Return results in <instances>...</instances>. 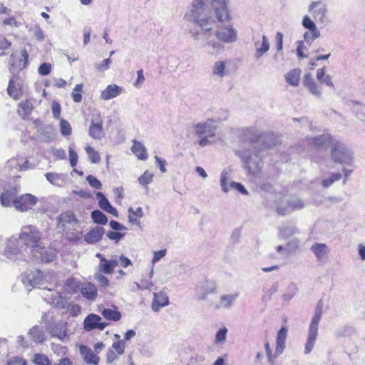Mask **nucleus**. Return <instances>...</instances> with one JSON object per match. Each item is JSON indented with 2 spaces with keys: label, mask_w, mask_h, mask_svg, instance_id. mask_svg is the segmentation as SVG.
<instances>
[{
  "label": "nucleus",
  "mask_w": 365,
  "mask_h": 365,
  "mask_svg": "<svg viewBox=\"0 0 365 365\" xmlns=\"http://www.w3.org/2000/svg\"><path fill=\"white\" fill-rule=\"evenodd\" d=\"M41 234L36 227L24 226L18 237L12 236L6 240L4 255L17 264L26 262L27 255L41 244Z\"/></svg>",
  "instance_id": "1"
},
{
  "label": "nucleus",
  "mask_w": 365,
  "mask_h": 365,
  "mask_svg": "<svg viewBox=\"0 0 365 365\" xmlns=\"http://www.w3.org/2000/svg\"><path fill=\"white\" fill-rule=\"evenodd\" d=\"M260 137L261 133L255 125L242 128L240 139L247 145L235 150V154L242 160L245 168L252 174L259 173L263 165L260 152L255 146Z\"/></svg>",
  "instance_id": "2"
},
{
  "label": "nucleus",
  "mask_w": 365,
  "mask_h": 365,
  "mask_svg": "<svg viewBox=\"0 0 365 365\" xmlns=\"http://www.w3.org/2000/svg\"><path fill=\"white\" fill-rule=\"evenodd\" d=\"M185 17L188 21H195L202 31H210L216 25L215 20L207 16L202 0H193L191 9Z\"/></svg>",
  "instance_id": "3"
},
{
  "label": "nucleus",
  "mask_w": 365,
  "mask_h": 365,
  "mask_svg": "<svg viewBox=\"0 0 365 365\" xmlns=\"http://www.w3.org/2000/svg\"><path fill=\"white\" fill-rule=\"evenodd\" d=\"M217 128V121L207 119L205 122H200L193 125V130L199 138V145L201 147L207 146L212 143V138L215 137Z\"/></svg>",
  "instance_id": "4"
},
{
  "label": "nucleus",
  "mask_w": 365,
  "mask_h": 365,
  "mask_svg": "<svg viewBox=\"0 0 365 365\" xmlns=\"http://www.w3.org/2000/svg\"><path fill=\"white\" fill-rule=\"evenodd\" d=\"M323 314V302L319 300L315 308L314 314L311 320L307 341L304 346V354H309L314 349L317 336L319 324Z\"/></svg>",
  "instance_id": "5"
},
{
  "label": "nucleus",
  "mask_w": 365,
  "mask_h": 365,
  "mask_svg": "<svg viewBox=\"0 0 365 365\" xmlns=\"http://www.w3.org/2000/svg\"><path fill=\"white\" fill-rule=\"evenodd\" d=\"M202 31L203 32L202 34L199 32L193 33L192 38L195 40L201 39L203 47L210 48L211 49L209 51L210 55H217L224 50V46L213 38L212 30L210 31Z\"/></svg>",
  "instance_id": "6"
},
{
  "label": "nucleus",
  "mask_w": 365,
  "mask_h": 365,
  "mask_svg": "<svg viewBox=\"0 0 365 365\" xmlns=\"http://www.w3.org/2000/svg\"><path fill=\"white\" fill-rule=\"evenodd\" d=\"M304 207L303 201L297 197L292 196L283 199L277 206V212L285 215L294 211L302 209Z\"/></svg>",
  "instance_id": "7"
},
{
  "label": "nucleus",
  "mask_w": 365,
  "mask_h": 365,
  "mask_svg": "<svg viewBox=\"0 0 365 365\" xmlns=\"http://www.w3.org/2000/svg\"><path fill=\"white\" fill-rule=\"evenodd\" d=\"M30 255L37 262L48 263L55 259L56 251L51 247L42 246L41 243Z\"/></svg>",
  "instance_id": "8"
},
{
  "label": "nucleus",
  "mask_w": 365,
  "mask_h": 365,
  "mask_svg": "<svg viewBox=\"0 0 365 365\" xmlns=\"http://www.w3.org/2000/svg\"><path fill=\"white\" fill-rule=\"evenodd\" d=\"M309 11L317 22L324 24L327 21V6L322 1H312Z\"/></svg>",
  "instance_id": "9"
},
{
  "label": "nucleus",
  "mask_w": 365,
  "mask_h": 365,
  "mask_svg": "<svg viewBox=\"0 0 365 365\" xmlns=\"http://www.w3.org/2000/svg\"><path fill=\"white\" fill-rule=\"evenodd\" d=\"M46 281V276H44L40 270H34L26 273L22 278V282L27 289L43 285Z\"/></svg>",
  "instance_id": "10"
},
{
  "label": "nucleus",
  "mask_w": 365,
  "mask_h": 365,
  "mask_svg": "<svg viewBox=\"0 0 365 365\" xmlns=\"http://www.w3.org/2000/svg\"><path fill=\"white\" fill-rule=\"evenodd\" d=\"M214 34L220 43H229L237 41V32L232 26L218 28Z\"/></svg>",
  "instance_id": "11"
},
{
  "label": "nucleus",
  "mask_w": 365,
  "mask_h": 365,
  "mask_svg": "<svg viewBox=\"0 0 365 365\" xmlns=\"http://www.w3.org/2000/svg\"><path fill=\"white\" fill-rule=\"evenodd\" d=\"M227 3L228 0L212 1V7L215 11L218 21L220 22H226L230 20Z\"/></svg>",
  "instance_id": "12"
},
{
  "label": "nucleus",
  "mask_w": 365,
  "mask_h": 365,
  "mask_svg": "<svg viewBox=\"0 0 365 365\" xmlns=\"http://www.w3.org/2000/svg\"><path fill=\"white\" fill-rule=\"evenodd\" d=\"M37 202V197L31 194L22 195L14 200V207L19 211L26 212L31 209Z\"/></svg>",
  "instance_id": "13"
},
{
  "label": "nucleus",
  "mask_w": 365,
  "mask_h": 365,
  "mask_svg": "<svg viewBox=\"0 0 365 365\" xmlns=\"http://www.w3.org/2000/svg\"><path fill=\"white\" fill-rule=\"evenodd\" d=\"M17 188L11 185H5L0 195V203L3 207L14 206V200L17 198Z\"/></svg>",
  "instance_id": "14"
},
{
  "label": "nucleus",
  "mask_w": 365,
  "mask_h": 365,
  "mask_svg": "<svg viewBox=\"0 0 365 365\" xmlns=\"http://www.w3.org/2000/svg\"><path fill=\"white\" fill-rule=\"evenodd\" d=\"M89 135L93 139H101L103 133V120L100 113L92 115L88 130Z\"/></svg>",
  "instance_id": "15"
},
{
  "label": "nucleus",
  "mask_w": 365,
  "mask_h": 365,
  "mask_svg": "<svg viewBox=\"0 0 365 365\" xmlns=\"http://www.w3.org/2000/svg\"><path fill=\"white\" fill-rule=\"evenodd\" d=\"M101 317L99 315L96 314H90L84 319V329L88 331L95 329L102 331L108 324L106 322H101Z\"/></svg>",
  "instance_id": "16"
},
{
  "label": "nucleus",
  "mask_w": 365,
  "mask_h": 365,
  "mask_svg": "<svg viewBox=\"0 0 365 365\" xmlns=\"http://www.w3.org/2000/svg\"><path fill=\"white\" fill-rule=\"evenodd\" d=\"M29 54L25 49L21 50L20 56L16 53L11 55V71L14 72V69L22 70L28 63Z\"/></svg>",
  "instance_id": "17"
},
{
  "label": "nucleus",
  "mask_w": 365,
  "mask_h": 365,
  "mask_svg": "<svg viewBox=\"0 0 365 365\" xmlns=\"http://www.w3.org/2000/svg\"><path fill=\"white\" fill-rule=\"evenodd\" d=\"M217 287L214 282L205 281L199 284L196 287V295L200 300H205L207 296L216 292Z\"/></svg>",
  "instance_id": "18"
},
{
  "label": "nucleus",
  "mask_w": 365,
  "mask_h": 365,
  "mask_svg": "<svg viewBox=\"0 0 365 365\" xmlns=\"http://www.w3.org/2000/svg\"><path fill=\"white\" fill-rule=\"evenodd\" d=\"M78 222L76 217L71 213L65 212L60 215L58 217V226L63 230H70Z\"/></svg>",
  "instance_id": "19"
},
{
  "label": "nucleus",
  "mask_w": 365,
  "mask_h": 365,
  "mask_svg": "<svg viewBox=\"0 0 365 365\" xmlns=\"http://www.w3.org/2000/svg\"><path fill=\"white\" fill-rule=\"evenodd\" d=\"M288 330L285 327H282L277 333L276 339L275 356H279L285 349Z\"/></svg>",
  "instance_id": "20"
},
{
  "label": "nucleus",
  "mask_w": 365,
  "mask_h": 365,
  "mask_svg": "<svg viewBox=\"0 0 365 365\" xmlns=\"http://www.w3.org/2000/svg\"><path fill=\"white\" fill-rule=\"evenodd\" d=\"M96 198L98 200V205L101 209L115 217H118V213L117 210L111 205L108 200L102 192H98L96 193Z\"/></svg>",
  "instance_id": "21"
},
{
  "label": "nucleus",
  "mask_w": 365,
  "mask_h": 365,
  "mask_svg": "<svg viewBox=\"0 0 365 365\" xmlns=\"http://www.w3.org/2000/svg\"><path fill=\"white\" fill-rule=\"evenodd\" d=\"M123 88L116 85H108L103 91H101V98L104 101H108L114 98L121 94Z\"/></svg>",
  "instance_id": "22"
},
{
  "label": "nucleus",
  "mask_w": 365,
  "mask_h": 365,
  "mask_svg": "<svg viewBox=\"0 0 365 365\" xmlns=\"http://www.w3.org/2000/svg\"><path fill=\"white\" fill-rule=\"evenodd\" d=\"M227 63L225 61H217L212 67V74L217 78H223L228 75L229 70L227 67Z\"/></svg>",
  "instance_id": "23"
},
{
  "label": "nucleus",
  "mask_w": 365,
  "mask_h": 365,
  "mask_svg": "<svg viewBox=\"0 0 365 365\" xmlns=\"http://www.w3.org/2000/svg\"><path fill=\"white\" fill-rule=\"evenodd\" d=\"M153 296L154 297L151 307L154 312H159L160 308L164 307L169 304L168 297L165 293L160 292L154 293Z\"/></svg>",
  "instance_id": "24"
},
{
  "label": "nucleus",
  "mask_w": 365,
  "mask_h": 365,
  "mask_svg": "<svg viewBox=\"0 0 365 365\" xmlns=\"http://www.w3.org/2000/svg\"><path fill=\"white\" fill-rule=\"evenodd\" d=\"M331 155L336 163H342L350 158V155L345 148L341 146L334 147L331 149Z\"/></svg>",
  "instance_id": "25"
},
{
  "label": "nucleus",
  "mask_w": 365,
  "mask_h": 365,
  "mask_svg": "<svg viewBox=\"0 0 365 365\" xmlns=\"http://www.w3.org/2000/svg\"><path fill=\"white\" fill-rule=\"evenodd\" d=\"M255 48L256 50L255 56L257 59H259L269 50L270 44L268 38L263 35L262 42L259 41L255 42Z\"/></svg>",
  "instance_id": "26"
},
{
  "label": "nucleus",
  "mask_w": 365,
  "mask_h": 365,
  "mask_svg": "<svg viewBox=\"0 0 365 365\" xmlns=\"http://www.w3.org/2000/svg\"><path fill=\"white\" fill-rule=\"evenodd\" d=\"M80 351L84 361L89 364L97 365L99 363V357L93 351L84 345L80 346Z\"/></svg>",
  "instance_id": "27"
},
{
  "label": "nucleus",
  "mask_w": 365,
  "mask_h": 365,
  "mask_svg": "<svg viewBox=\"0 0 365 365\" xmlns=\"http://www.w3.org/2000/svg\"><path fill=\"white\" fill-rule=\"evenodd\" d=\"M238 297V293L222 295L220 298L219 302L215 306L216 309H219L222 308H230L233 305L235 301L237 299Z\"/></svg>",
  "instance_id": "28"
},
{
  "label": "nucleus",
  "mask_w": 365,
  "mask_h": 365,
  "mask_svg": "<svg viewBox=\"0 0 365 365\" xmlns=\"http://www.w3.org/2000/svg\"><path fill=\"white\" fill-rule=\"evenodd\" d=\"M81 294L88 300H95L98 295L96 286L91 283H84L80 288Z\"/></svg>",
  "instance_id": "29"
},
{
  "label": "nucleus",
  "mask_w": 365,
  "mask_h": 365,
  "mask_svg": "<svg viewBox=\"0 0 365 365\" xmlns=\"http://www.w3.org/2000/svg\"><path fill=\"white\" fill-rule=\"evenodd\" d=\"M104 234V229L101 227H96L84 236L85 241L88 244H93L99 241Z\"/></svg>",
  "instance_id": "30"
},
{
  "label": "nucleus",
  "mask_w": 365,
  "mask_h": 365,
  "mask_svg": "<svg viewBox=\"0 0 365 365\" xmlns=\"http://www.w3.org/2000/svg\"><path fill=\"white\" fill-rule=\"evenodd\" d=\"M299 233L297 228L294 225H282L279 227V237L287 239Z\"/></svg>",
  "instance_id": "31"
},
{
  "label": "nucleus",
  "mask_w": 365,
  "mask_h": 365,
  "mask_svg": "<svg viewBox=\"0 0 365 365\" xmlns=\"http://www.w3.org/2000/svg\"><path fill=\"white\" fill-rule=\"evenodd\" d=\"M319 261L324 259L329 252L328 247L323 243H314L310 248Z\"/></svg>",
  "instance_id": "32"
},
{
  "label": "nucleus",
  "mask_w": 365,
  "mask_h": 365,
  "mask_svg": "<svg viewBox=\"0 0 365 365\" xmlns=\"http://www.w3.org/2000/svg\"><path fill=\"white\" fill-rule=\"evenodd\" d=\"M131 150L140 160H145L148 158L145 147L143 144L136 141L135 140H133V146L131 148Z\"/></svg>",
  "instance_id": "33"
},
{
  "label": "nucleus",
  "mask_w": 365,
  "mask_h": 365,
  "mask_svg": "<svg viewBox=\"0 0 365 365\" xmlns=\"http://www.w3.org/2000/svg\"><path fill=\"white\" fill-rule=\"evenodd\" d=\"M300 74L301 70L299 68L292 69L285 75V80L289 85L295 87L298 86Z\"/></svg>",
  "instance_id": "34"
},
{
  "label": "nucleus",
  "mask_w": 365,
  "mask_h": 365,
  "mask_svg": "<svg viewBox=\"0 0 365 365\" xmlns=\"http://www.w3.org/2000/svg\"><path fill=\"white\" fill-rule=\"evenodd\" d=\"M7 92L9 96L13 98L14 100H17L21 96V88L19 83H17L14 78L10 79Z\"/></svg>",
  "instance_id": "35"
},
{
  "label": "nucleus",
  "mask_w": 365,
  "mask_h": 365,
  "mask_svg": "<svg viewBox=\"0 0 365 365\" xmlns=\"http://www.w3.org/2000/svg\"><path fill=\"white\" fill-rule=\"evenodd\" d=\"M302 25L304 28L312 31V38H319L320 36V31L317 29L314 22L308 16H304L302 19Z\"/></svg>",
  "instance_id": "36"
},
{
  "label": "nucleus",
  "mask_w": 365,
  "mask_h": 365,
  "mask_svg": "<svg viewBox=\"0 0 365 365\" xmlns=\"http://www.w3.org/2000/svg\"><path fill=\"white\" fill-rule=\"evenodd\" d=\"M232 170L231 169H225L221 172L220 174V186L222 190L225 193H227L229 191L228 182L231 178Z\"/></svg>",
  "instance_id": "37"
},
{
  "label": "nucleus",
  "mask_w": 365,
  "mask_h": 365,
  "mask_svg": "<svg viewBox=\"0 0 365 365\" xmlns=\"http://www.w3.org/2000/svg\"><path fill=\"white\" fill-rule=\"evenodd\" d=\"M29 334L36 343H43L46 339L44 331L37 326L32 327L29 330Z\"/></svg>",
  "instance_id": "38"
},
{
  "label": "nucleus",
  "mask_w": 365,
  "mask_h": 365,
  "mask_svg": "<svg viewBox=\"0 0 365 365\" xmlns=\"http://www.w3.org/2000/svg\"><path fill=\"white\" fill-rule=\"evenodd\" d=\"M33 108L32 103L28 101H25L19 104L17 112L19 115L24 119L31 114Z\"/></svg>",
  "instance_id": "39"
},
{
  "label": "nucleus",
  "mask_w": 365,
  "mask_h": 365,
  "mask_svg": "<svg viewBox=\"0 0 365 365\" xmlns=\"http://www.w3.org/2000/svg\"><path fill=\"white\" fill-rule=\"evenodd\" d=\"M47 180L56 186H61L64 182V175L61 173H47L45 174Z\"/></svg>",
  "instance_id": "40"
},
{
  "label": "nucleus",
  "mask_w": 365,
  "mask_h": 365,
  "mask_svg": "<svg viewBox=\"0 0 365 365\" xmlns=\"http://www.w3.org/2000/svg\"><path fill=\"white\" fill-rule=\"evenodd\" d=\"M51 334L53 337L63 340L66 336L65 325L61 323L55 324L51 329Z\"/></svg>",
  "instance_id": "41"
},
{
  "label": "nucleus",
  "mask_w": 365,
  "mask_h": 365,
  "mask_svg": "<svg viewBox=\"0 0 365 365\" xmlns=\"http://www.w3.org/2000/svg\"><path fill=\"white\" fill-rule=\"evenodd\" d=\"M101 262L103 264L100 265V268L106 274H111L113 272L114 268L118 265V261L117 259L107 260L105 258L101 259Z\"/></svg>",
  "instance_id": "42"
},
{
  "label": "nucleus",
  "mask_w": 365,
  "mask_h": 365,
  "mask_svg": "<svg viewBox=\"0 0 365 365\" xmlns=\"http://www.w3.org/2000/svg\"><path fill=\"white\" fill-rule=\"evenodd\" d=\"M101 314L108 320L118 321L121 317L120 312L111 309H103Z\"/></svg>",
  "instance_id": "43"
},
{
  "label": "nucleus",
  "mask_w": 365,
  "mask_h": 365,
  "mask_svg": "<svg viewBox=\"0 0 365 365\" xmlns=\"http://www.w3.org/2000/svg\"><path fill=\"white\" fill-rule=\"evenodd\" d=\"M91 218L96 224L105 225L108 222L107 217L98 210H93L91 212Z\"/></svg>",
  "instance_id": "44"
},
{
  "label": "nucleus",
  "mask_w": 365,
  "mask_h": 365,
  "mask_svg": "<svg viewBox=\"0 0 365 365\" xmlns=\"http://www.w3.org/2000/svg\"><path fill=\"white\" fill-rule=\"evenodd\" d=\"M153 177L154 175L153 173L146 170L141 176L139 177L138 182L143 187L148 190V185L153 181Z\"/></svg>",
  "instance_id": "45"
},
{
  "label": "nucleus",
  "mask_w": 365,
  "mask_h": 365,
  "mask_svg": "<svg viewBox=\"0 0 365 365\" xmlns=\"http://www.w3.org/2000/svg\"><path fill=\"white\" fill-rule=\"evenodd\" d=\"M86 153L92 163H99L101 162V157L99 153L91 146H87L85 148Z\"/></svg>",
  "instance_id": "46"
},
{
  "label": "nucleus",
  "mask_w": 365,
  "mask_h": 365,
  "mask_svg": "<svg viewBox=\"0 0 365 365\" xmlns=\"http://www.w3.org/2000/svg\"><path fill=\"white\" fill-rule=\"evenodd\" d=\"M33 362L36 365H51V362L48 357L43 354H36L34 356Z\"/></svg>",
  "instance_id": "47"
},
{
  "label": "nucleus",
  "mask_w": 365,
  "mask_h": 365,
  "mask_svg": "<svg viewBox=\"0 0 365 365\" xmlns=\"http://www.w3.org/2000/svg\"><path fill=\"white\" fill-rule=\"evenodd\" d=\"M330 140V136L327 134H323L313 138L312 140L316 147H320L326 145Z\"/></svg>",
  "instance_id": "48"
},
{
  "label": "nucleus",
  "mask_w": 365,
  "mask_h": 365,
  "mask_svg": "<svg viewBox=\"0 0 365 365\" xmlns=\"http://www.w3.org/2000/svg\"><path fill=\"white\" fill-rule=\"evenodd\" d=\"M60 130L63 136H68L71 134V126L70 123L64 120L61 119L60 121Z\"/></svg>",
  "instance_id": "49"
},
{
  "label": "nucleus",
  "mask_w": 365,
  "mask_h": 365,
  "mask_svg": "<svg viewBox=\"0 0 365 365\" xmlns=\"http://www.w3.org/2000/svg\"><path fill=\"white\" fill-rule=\"evenodd\" d=\"M341 175L339 173H333L329 178L323 180L322 185L328 187L331 186L334 182L341 179Z\"/></svg>",
  "instance_id": "50"
},
{
  "label": "nucleus",
  "mask_w": 365,
  "mask_h": 365,
  "mask_svg": "<svg viewBox=\"0 0 365 365\" xmlns=\"http://www.w3.org/2000/svg\"><path fill=\"white\" fill-rule=\"evenodd\" d=\"M83 89V84H76L75 88L73 90L72 92V98L73 99V101L76 103H79L82 100V95L79 93Z\"/></svg>",
  "instance_id": "51"
},
{
  "label": "nucleus",
  "mask_w": 365,
  "mask_h": 365,
  "mask_svg": "<svg viewBox=\"0 0 365 365\" xmlns=\"http://www.w3.org/2000/svg\"><path fill=\"white\" fill-rule=\"evenodd\" d=\"M299 247V241L297 240H290L287 243V251L289 254L293 255L297 252Z\"/></svg>",
  "instance_id": "52"
},
{
  "label": "nucleus",
  "mask_w": 365,
  "mask_h": 365,
  "mask_svg": "<svg viewBox=\"0 0 365 365\" xmlns=\"http://www.w3.org/2000/svg\"><path fill=\"white\" fill-rule=\"evenodd\" d=\"M110 58H106L103 60L101 63H95V68L99 72H104L110 68Z\"/></svg>",
  "instance_id": "53"
},
{
  "label": "nucleus",
  "mask_w": 365,
  "mask_h": 365,
  "mask_svg": "<svg viewBox=\"0 0 365 365\" xmlns=\"http://www.w3.org/2000/svg\"><path fill=\"white\" fill-rule=\"evenodd\" d=\"M227 329L226 327L221 328L216 334L215 343L220 344L225 341Z\"/></svg>",
  "instance_id": "54"
},
{
  "label": "nucleus",
  "mask_w": 365,
  "mask_h": 365,
  "mask_svg": "<svg viewBox=\"0 0 365 365\" xmlns=\"http://www.w3.org/2000/svg\"><path fill=\"white\" fill-rule=\"evenodd\" d=\"M86 180L88 182V184L96 188L101 190L102 188V184L99 180H98L96 177L90 175L86 177Z\"/></svg>",
  "instance_id": "55"
},
{
  "label": "nucleus",
  "mask_w": 365,
  "mask_h": 365,
  "mask_svg": "<svg viewBox=\"0 0 365 365\" xmlns=\"http://www.w3.org/2000/svg\"><path fill=\"white\" fill-rule=\"evenodd\" d=\"M309 92L317 98H321L322 92L321 88H319L314 82L307 87Z\"/></svg>",
  "instance_id": "56"
},
{
  "label": "nucleus",
  "mask_w": 365,
  "mask_h": 365,
  "mask_svg": "<svg viewBox=\"0 0 365 365\" xmlns=\"http://www.w3.org/2000/svg\"><path fill=\"white\" fill-rule=\"evenodd\" d=\"M275 250L277 252L278 257L285 259L289 257V254L287 251V246L284 247L282 245H278L275 247Z\"/></svg>",
  "instance_id": "57"
},
{
  "label": "nucleus",
  "mask_w": 365,
  "mask_h": 365,
  "mask_svg": "<svg viewBox=\"0 0 365 365\" xmlns=\"http://www.w3.org/2000/svg\"><path fill=\"white\" fill-rule=\"evenodd\" d=\"M112 347L117 351L118 354L120 355L125 350V341L123 340H118L113 344Z\"/></svg>",
  "instance_id": "58"
},
{
  "label": "nucleus",
  "mask_w": 365,
  "mask_h": 365,
  "mask_svg": "<svg viewBox=\"0 0 365 365\" xmlns=\"http://www.w3.org/2000/svg\"><path fill=\"white\" fill-rule=\"evenodd\" d=\"M264 349H265V351L267 353V356L269 362L272 365H273L275 358H277L278 356H275V354H272V349H271L270 345L268 341L265 342Z\"/></svg>",
  "instance_id": "59"
},
{
  "label": "nucleus",
  "mask_w": 365,
  "mask_h": 365,
  "mask_svg": "<svg viewBox=\"0 0 365 365\" xmlns=\"http://www.w3.org/2000/svg\"><path fill=\"white\" fill-rule=\"evenodd\" d=\"M38 73L42 76H46L50 73L51 71V66L50 63H43L38 67Z\"/></svg>",
  "instance_id": "60"
},
{
  "label": "nucleus",
  "mask_w": 365,
  "mask_h": 365,
  "mask_svg": "<svg viewBox=\"0 0 365 365\" xmlns=\"http://www.w3.org/2000/svg\"><path fill=\"white\" fill-rule=\"evenodd\" d=\"M78 156L77 153L72 149L71 147L69 148V161L71 167H75L77 165Z\"/></svg>",
  "instance_id": "61"
},
{
  "label": "nucleus",
  "mask_w": 365,
  "mask_h": 365,
  "mask_svg": "<svg viewBox=\"0 0 365 365\" xmlns=\"http://www.w3.org/2000/svg\"><path fill=\"white\" fill-rule=\"evenodd\" d=\"M352 330V327L350 326H344L335 331V335L336 337H341L346 335V334L351 332Z\"/></svg>",
  "instance_id": "62"
},
{
  "label": "nucleus",
  "mask_w": 365,
  "mask_h": 365,
  "mask_svg": "<svg viewBox=\"0 0 365 365\" xmlns=\"http://www.w3.org/2000/svg\"><path fill=\"white\" fill-rule=\"evenodd\" d=\"M26 361L22 357L19 356H14L11 358L8 362L7 365H26Z\"/></svg>",
  "instance_id": "63"
},
{
  "label": "nucleus",
  "mask_w": 365,
  "mask_h": 365,
  "mask_svg": "<svg viewBox=\"0 0 365 365\" xmlns=\"http://www.w3.org/2000/svg\"><path fill=\"white\" fill-rule=\"evenodd\" d=\"M166 250H161L159 251H155L153 253V257L152 259V264H155L158 261H160L162 258H163L166 255Z\"/></svg>",
  "instance_id": "64"
}]
</instances>
